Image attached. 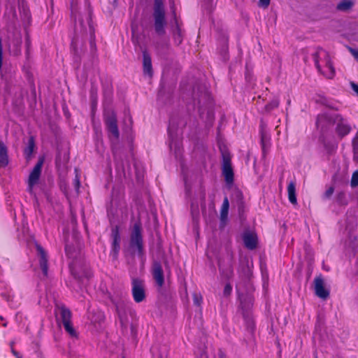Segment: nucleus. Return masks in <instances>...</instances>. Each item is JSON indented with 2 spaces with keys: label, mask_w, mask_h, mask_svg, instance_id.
I'll return each mask as SVG.
<instances>
[{
  "label": "nucleus",
  "mask_w": 358,
  "mask_h": 358,
  "mask_svg": "<svg viewBox=\"0 0 358 358\" xmlns=\"http://www.w3.org/2000/svg\"><path fill=\"white\" fill-rule=\"evenodd\" d=\"M105 122L106 126L111 125V124H117V118L114 112L105 114Z\"/></svg>",
  "instance_id": "25"
},
{
  "label": "nucleus",
  "mask_w": 358,
  "mask_h": 358,
  "mask_svg": "<svg viewBox=\"0 0 358 358\" xmlns=\"http://www.w3.org/2000/svg\"><path fill=\"white\" fill-rule=\"evenodd\" d=\"M64 351L67 353L69 357L77 358L78 357L77 352L73 348L70 343L68 345V349L64 348Z\"/></svg>",
  "instance_id": "29"
},
{
  "label": "nucleus",
  "mask_w": 358,
  "mask_h": 358,
  "mask_svg": "<svg viewBox=\"0 0 358 358\" xmlns=\"http://www.w3.org/2000/svg\"><path fill=\"white\" fill-rule=\"evenodd\" d=\"M36 247L37 254H38V256L39 258V263H40L41 268L44 275L47 276L48 270L47 253L41 245L36 244Z\"/></svg>",
  "instance_id": "11"
},
{
  "label": "nucleus",
  "mask_w": 358,
  "mask_h": 358,
  "mask_svg": "<svg viewBox=\"0 0 358 358\" xmlns=\"http://www.w3.org/2000/svg\"><path fill=\"white\" fill-rule=\"evenodd\" d=\"M350 185L352 187H355L358 185V171H355L352 173Z\"/></svg>",
  "instance_id": "31"
},
{
  "label": "nucleus",
  "mask_w": 358,
  "mask_h": 358,
  "mask_svg": "<svg viewBox=\"0 0 358 358\" xmlns=\"http://www.w3.org/2000/svg\"><path fill=\"white\" fill-rule=\"evenodd\" d=\"M336 120L337 122L336 132L338 136L343 138L348 135L351 131V127L348 121L341 116H337Z\"/></svg>",
  "instance_id": "9"
},
{
  "label": "nucleus",
  "mask_w": 358,
  "mask_h": 358,
  "mask_svg": "<svg viewBox=\"0 0 358 358\" xmlns=\"http://www.w3.org/2000/svg\"><path fill=\"white\" fill-rule=\"evenodd\" d=\"M229 208V202L228 198L225 196L220 210V222L222 226H224L227 221Z\"/></svg>",
  "instance_id": "16"
},
{
  "label": "nucleus",
  "mask_w": 358,
  "mask_h": 358,
  "mask_svg": "<svg viewBox=\"0 0 358 358\" xmlns=\"http://www.w3.org/2000/svg\"><path fill=\"white\" fill-rule=\"evenodd\" d=\"M203 301L202 296L199 293H194L193 294V301L194 304L200 306Z\"/></svg>",
  "instance_id": "30"
},
{
  "label": "nucleus",
  "mask_w": 358,
  "mask_h": 358,
  "mask_svg": "<svg viewBox=\"0 0 358 358\" xmlns=\"http://www.w3.org/2000/svg\"><path fill=\"white\" fill-rule=\"evenodd\" d=\"M111 236L113 238L112 251L116 257L120 249V234L118 226H115L112 229Z\"/></svg>",
  "instance_id": "12"
},
{
  "label": "nucleus",
  "mask_w": 358,
  "mask_h": 358,
  "mask_svg": "<svg viewBox=\"0 0 358 358\" xmlns=\"http://www.w3.org/2000/svg\"><path fill=\"white\" fill-rule=\"evenodd\" d=\"M224 356L225 355H224V352L222 350H219V351H218V357H219V358H224Z\"/></svg>",
  "instance_id": "40"
},
{
  "label": "nucleus",
  "mask_w": 358,
  "mask_h": 358,
  "mask_svg": "<svg viewBox=\"0 0 358 358\" xmlns=\"http://www.w3.org/2000/svg\"><path fill=\"white\" fill-rule=\"evenodd\" d=\"M43 164V159H40L36 164L34 166L33 170L29 174L28 178V188L27 190L30 194L33 193L34 187L38 184L41 174L42 166Z\"/></svg>",
  "instance_id": "4"
},
{
  "label": "nucleus",
  "mask_w": 358,
  "mask_h": 358,
  "mask_svg": "<svg viewBox=\"0 0 358 358\" xmlns=\"http://www.w3.org/2000/svg\"><path fill=\"white\" fill-rule=\"evenodd\" d=\"M122 358H125V357H122Z\"/></svg>",
  "instance_id": "44"
},
{
  "label": "nucleus",
  "mask_w": 358,
  "mask_h": 358,
  "mask_svg": "<svg viewBox=\"0 0 358 358\" xmlns=\"http://www.w3.org/2000/svg\"><path fill=\"white\" fill-rule=\"evenodd\" d=\"M34 146H35V143H34V138L31 137V138H29V139L28 141V144H27V148L24 149V154L27 157H30L32 155V153L34 152Z\"/></svg>",
  "instance_id": "24"
},
{
  "label": "nucleus",
  "mask_w": 358,
  "mask_h": 358,
  "mask_svg": "<svg viewBox=\"0 0 358 358\" xmlns=\"http://www.w3.org/2000/svg\"><path fill=\"white\" fill-rule=\"evenodd\" d=\"M130 247L138 252V255L143 254V241L142 236V227L140 221L136 222L131 229L130 235Z\"/></svg>",
  "instance_id": "2"
},
{
  "label": "nucleus",
  "mask_w": 358,
  "mask_h": 358,
  "mask_svg": "<svg viewBox=\"0 0 358 358\" xmlns=\"http://www.w3.org/2000/svg\"><path fill=\"white\" fill-rule=\"evenodd\" d=\"M259 3L261 6L266 8L270 3V0H259Z\"/></svg>",
  "instance_id": "38"
},
{
  "label": "nucleus",
  "mask_w": 358,
  "mask_h": 358,
  "mask_svg": "<svg viewBox=\"0 0 358 358\" xmlns=\"http://www.w3.org/2000/svg\"><path fill=\"white\" fill-rule=\"evenodd\" d=\"M238 272L241 278H249L251 275V271L248 264L241 265L238 268Z\"/></svg>",
  "instance_id": "20"
},
{
  "label": "nucleus",
  "mask_w": 358,
  "mask_h": 358,
  "mask_svg": "<svg viewBox=\"0 0 358 358\" xmlns=\"http://www.w3.org/2000/svg\"><path fill=\"white\" fill-rule=\"evenodd\" d=\"M350 86H351L352 90L358 96V83H355L354 82H350Z\"/></svg>",
  "instance_id": "36"
},
{
  "label": "nucleus",
  "mask_w": 358,
  "mask_h": 358,
  "mask_svg": "<svg viewBox=\"0 0 358 358\" xmlns=\"http://www.w3.org/2000/svg\"><path fill=\"white\" fill-rule=\"evenodd\" d=\"M345 195L344 192H340L337 196V199L338 200L341 201L343 199L345 198Z\"/></svg>",
  "instance_id": "39"
},
{
  "label": "nucleus",
  "mask_w": 358,
  "mask_h": 358,
  "mask_svg": "<svg viewBox=\"0 0 358 358\" xmlns=\"http://www.w3.org/2000/svg\"><path fill=\"white\" fill-rule=\"evenodd\" d=\"M353 6V2L350 0L341 1L337 5V9L341 11L348 10Z\"/></svg>",
  "instance_id": "22"
},
{
  "label": "nucleus",
  "mask_w": 358,
  "mask_h": 358,
  "mask_svg": "<svg viewBox=\"0 0 358 358\" xmlns=\"http://www.w3.org/2000/svg\"><path fill=\"white\" fill-rule=\"evenodd\" d=\"M12 352L13 353V355L17 357V358H22V357L19 355L18 352H17L16 351H15L13 349L12 350Z\"/></svg>",
  "instance_id": "42"
},
{
  "label": "nucleus",
  "mask_w": 358,
  "mask_h": 358,
  "mask_svg": "<svg viewBox=\"0 0 358 358\" xmlns=\"http://www.w3.org/2000/svg\"><path fill=\"white\" fill-rule=\"evenodd\" d=\"M231 291H232V286L231 285V284L229 282H227L225 285L224 290H223L224 295V296L230 295L231 293Z\"/></svg>",
  "instance_id": "32"
},
{
  "label": "nucleus",
  "mask_w": 358,
  "mask_h": 358,
  "mask_svg": "<svg viewBox=\"0 0 358 358\" xmlns=\"http://www.w3.org/2000/svg\"><path fill=\"white\" fill-rule=\"evenodd\" d=\"M243 242L247 248L253 250L257 246V236L252 233H245L243 235Z\"/></svg>",
  "instance_id": "15"
},
{
  "label": "nucleus",
  "mask_w": 358,
  "mask_h": 358,
  "mask_svg": "<svg viewBox=\"0 0 358 358\" xmlns=\"http://www.w3.org/2000/svg\"><path fill=\"white\" fill-rule=\"evenodd\" d=\"M222 171L226 182L229 185L232 184L234 182V171L231 167V157L228 153L222 154Z\"/></svg>",
  "instance_id": "5"
},
{
  "label": "nucleus",
  "mask_w": 358,
  "mask_h": 358,
  "mask_svg": "<svg viewBox=\"0 0 358 358\" xmlns=\"http://www.w3.org/2000/svg\"><path fill=\"white\" fill-rule=\"evenodd\" d=\"M80 180L78 177V176H76V178L74 179V186L77 192H78V189L80 188Z\"/></svg>",
  "instance_id": "37"
},
{
  "label": "nucleus",
  "mask_w": 358,
  "mask_h": 358,
  "mask_svg": "<svg viewBox=\"0 0 358 358\" xmlns=\"http://www.w3.org/2000/svg\"><path fill=\"white\" fill-rule=\"evenodd\" d=\"M288 199L291 203L295 205L297 203L296 196V185L295 182L291 181L287 186Z\"/></svg>",
  "instance_id": "19"
},
{
  "label": "nucleus",
  "mask_w": 358,
  "mask_h": 358,
  "mask_svg": "<svg viewBox=\"0 0 358 358\" xmlns=\"http://www.w3.org/2000/svg\"><path fill=\"white\" fill-rule=\"evenodd\" d=\"M314 289L315 294L322 299H327L329 296V291L324 287V280L321 276L314 280Z\"/></svg>",
  "instance_id": "8"
},
{
  "label": "nucleus",
  "mask_w": 358,
  "mask_h": 358,
  "mask_svg": "<svg viewBox=\"0 0 358 358\" xmlns=\"http://www.w3.org/2000/svg\"><path fill=\"white\" fill-rule=\"evenodd\" d=\"M353 160L358 163V131L352 139Z\"/></svg>",
  "instance_id": "21"
},
{
  "label": "nucleus",
  "mask_w": 358,
  "mask_h": 358,
  "mask_svg": "<svg viewBox=\"0 0 358 358\" xmlns=\"http://www.w3.org/2000/svg\"><path fill=\"white\" fill-rule=\"evenodd\" d=\"M98 317L100 320L103 318V315L101 313H99Z\"/></svg>",
  "instance_id": "43"
},
{
  "label": "nucleus",
  "mask_w": 358,
  "mask_h": 358,
  "mask_svg": "<svg viewBox=\"0 0 358 358\" xmlns=\"http://www.w3.org/2000/svg\"><path fill=\"white\" fill-rule=\"evenodd\" d=\"M245 321L247 322L248 327L252 330L255 327L253 320L251 318H245Z\"/></svg>",
  "instance_id": "35"
},
{
  "label": "nucleus",
  "mask_w": 358,
  "mask_h": 358,
  "mask_svg": "<svg viewBox=\"0 0 358 358\" xmlns=\"http://www.w3.org/2000/svg\"><path fill=\"white\" fill-rule=\"evenodd\" d=\"M315 65L318 71L327 78H332L335 70L329 53L322 48H318L313 55Z\"/></svg>",
  "instance_id": "1"
},
{
  "label": "nucleus",
  "mask_w": 358,
  "mask_h": 358,
  "mask_svg": "<svg viewBox=\"0 0 358 358\" xmlns=\"http://www.w3.org/2000/svg\"><path fill=\"white\" fill-rule=\"evenodd\" d=\"M152 274L159 287H162L164 283V271L161 264L155 262L152 266Z\"/></svg>",
  "instance_id": "10"
},
{
  "label": "nucleus",
  "mask_w": 358,
  "mask_h": 358,
  "mask_svg": "<svg viewBox=\"0 0 358 358\" xmlns=\"http://www.w3.org/2000/svg\"><path fill=\"white\" fill-rule=\"evenodd\" d=\"M165 15L163 2L162 0H155L154 15Z\"/></svg>",
  "instance_id": "23"
},
{
  "label": "nucleus",
  "mask_w": 358,
  "mask_h": 358,
  "mask_svg": "<svg viewBox=\"0 0 358 358\" xmlns=\"http://www.w3.org/2000/svg\"><path fill=\"white\" fill-rule=\"evenodd\" d=\"M168 133H169V136L170 138L169 146H170L171 150H172L173 145H175V142H174L175 134H174V129L171 124H169V126L168 127Z\"/></svg>",
  "instance_id": "28"
},
{
  "label": "nucleus",
  "mask_w": 358,
  "mask_h": 358,
  "mask_svg": "<svg viewBox=\"0 0 358 358\" xmlns=\"http://www.w3.org/2000/svg\"><path fill=\"white\" fill-rule=\"evenodd\" d=\"M8 164V150L4 143L0 141V168L6 167Z\"/></svg>",
  "instance_id": "17"
},
{
  "label": "nucleus",
  "mask_w": 358,
  "mask_h": 358,
  "mask_svg": "<svg viewBox=\"0 0 358 358\" xmlns=\"http://www.w3.org/2000/svg\"><path fill=\"white\" fill-rule=\"evenodd\" d=\"M219 268L222 278L224 279L225 280H229L232 279L234 276V268L233 255L231 254L228 255L227 264H225L224 262H220Z\"/></svg>",
  "instance_id": "6"
},
{
  "label": "nucleus",
  "mask_w": 358,
  "mask_h": 358,
  "mask_svg": "<svg viewBox=\"0 0 358 358\" xmlns=\"http://www.w3.org/2000/svg\"><path fill=\"white\" fill-rule=\"evenodd\" d=\"M60 315L62 317V322L63 327L66 331V332L70 336L75 335V330L73 329L72 322L71 321V313L69 309L66 308L64 306L61 307L60 308Z\"/></svg>",
  "instance_id": "7"
},
{
  "label": "nucleus",
  "mask_w": 358,
  "mask_h": 358,
  "mask_svg": "<svg viewBox=\"0 0 358 358\" xmlns=\"http://www.w3.org/2000/svg\"><path fill=\"white\" fill-rule=\"evenodd\" d=\"M116 311L121 324L126 326L128 323L126 304L123 302L117 303L116 304Z\"/></svg>",
  "instance_id": "13"
},
{
  "label": "nucleus",
  "mask_w": 358,
  "mask_h": 358,
  "mask_svg": "<svg viewBox=\"0 0 358 358\" xmlns=\"http://www.w3.org/2000/svg\"><path fill=\"white\" fill-rule=\"evenodd\" d=\"M334 192V187H329L326 192L324 194V197L326 199H329Z\"/></svg>",
  "instance_id": "33"
},
{
  "label": "nucleus",
  "mask_w": 358,
  "mask_h": 358,
  "mask_svg": "<svg viewBox=\"0 0 358 358\" xmlns=\"http://www.w3.org/2000/svg\"><path fill=\"white\" fill-rule=\"evenodd\" d=\"M109 133L115 138L118 139L120 133L117 124H111V125L106 126Z\"/></svg>",
  "instance_id": "27"
},
{
  "label": "nucleus",
  "mask_w": 358,
  "mask_h": 358,
  "mask_svg": "<svg viewBox=\"0 0 358 358\" xmlns=\"http://www.w3.org/2000/svg\"><path fill=\"white\" fill-rule=\"evenodd\" d=\"M349 51L352 54V55L354 57V58L356 59V61L358 62V50L349 48Z\"/></svg>",
  "instance_id": "34"
},
{
  "label": "nucleus",
  "mask_w": 358,
  "mask_h": 358,
  "mask_svg": "<svg viewBox=\"0 0 358 358\" xmlns=\"http://www.w3.org/2000/svg\"><path fill=\"white\" fill-rule=\"evenodd\" d=\"M143 73L145 75H148L150 77L152 76V60L151 57L149 53L144 50L143 52Z\"/></svg>",
  "instance_id": "14"
},
{
  "label": "nucleus",
  "mask_w": 358,
  "mask_h": 358,
  "mask_svg": "<svg viewBox=\"0 0 358 358\" xmlns=\"http://www.w3.org/2000/svg\"><path fill=\"white\" fill-rule=\"evenodd\" d=\"M131 294L136 303H141L146 299L145 281L138 278H131Z\"/></svg>",
  "instance_id": "3"
},
{
  "label": "nucleus",
  "mask_w": 358,
  "mask_h": 358,
  "mask_svg": "<svg viewBox=\"0 0 358 358\" xmlns=\"http://www.w3.org/2000/svg\"><path fill=\"white\" fill-rule=\"evenodd\" d=\"M279 99H273L271 100L269 103L266 104L265 106V110L266 112H270L273 110V109L277 108L279 106Z\"/></svg>",
  "instance_id": "26"
},
{
  "label": "nucleus",
  "mask_w": 358,
  "mask_h": 358,
  "mask_svg": "<svg viewBox=\"0 0 358 358\" xmlns=\"http://www.w3.org/2000/svg\"><path fill=\"white\" fill-rule=\"evenodd\" d=\"M175 39H176V41H178V43H181L182 39H181V36H180V32H178V35H177V36H176Z\"/></svg>",
  "instance_id": "41"
},
{
  "label": "nucleus",
  "mask_w": 358,
  "mask_h": 358,
  "mask_svg": "<svg viewBox=\"0 0 358 358\" xmlns=\"http://www.w3.org/2000/svg\"><path fill=\"white\" fill-rule=\"evenodd\" d=\"M165 15H154L155 17V28L157 33L159 34H164V24H165Z\"/></svg>",
  "instance_id": "18"
}]
</instances>
